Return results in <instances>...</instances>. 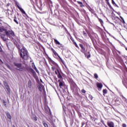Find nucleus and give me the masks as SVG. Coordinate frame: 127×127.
I'll list each match as a JSON object with an SVG mask.
<instances>
[{
  "label": "nucleus",
  "instance_id": "1",
  "mask_svg": "<svg viewBox=\"0 0 127 127\" xmlns=\"http://www.w3.org/2000/svg\"><path fill=\"white\" fill-rule=\"evenodd\" d=\"M70 90L72 91L73 95H75V96H79V87H78L76 83L73 81L70 82Z\"/></svg>",
  "mask_w": 127,
  "mask_h": 127
},
{
  "label": "nucleus",
  "instance_id": "2",
  "mask_svg": "<svg viewBox=\"0 0 127 127\" xmlns=\"http://www.w3.org/2000/svg\"><path fill=\"white\" fill-rule=\"evenodd\" d=\"M20 56L23 60H28L29 56H28V51H27L26 48L23 47L21 49Z\"/></svg>",
  "mask_w": 127,
  "mask_h": 127
},
{
  "label": "nucleus",
  "instance_id": "3",
  "mask_svg": "<svg viewBox=\"0 0 127 127\" xmlns=\"http://www.w3.org/2000/svg\"><path fill=\"white\" fill-rule=\"evenodd\" d=\"M13 64L16 67V70L20 72H25V67L22 66V64L14 62Z\"/></svg>",
  "mask_w": 127,
  "mask_h": 127
},
{
  "label": "nucleus",
  "instance_id": "4",
  "mask_svg": "<svg viewBox=\"0 0 127 127\" xmlns=\"http://www.w3.org/2000/svg\"><path fill=\"white\" fill-rule=\"evenodd\" d=\"M48 61H49V63H50V65L52 66V70L53 71H55V70L58 69L59 65H58V64L57 63H55V62H54V61H53L52 59H51V58H49Z\"/></svg>",
  "mask_w": 127,
  "mask_h": 127
},
{
  "label": "nucleus",
  "instance_id": "5",
  "mask_svg": "<svg viewBox=\"0 0 127 127\" xmlns=\"http://www.w3.org/2000/svg\"><path fill=\"white\" fill-rule=\"evenodd\" d=\"M5 34L7 36V37H8L11 39V40H13V37L15 36V35L14 34V32L12 30H6L5 32Z\"/></svg>",
  "mask_w": 127,
  "mask_h": 127
},
{
  "label": "nucleus",
  "instance_id": "6",
  "mask_svg": "<svg viewBox=\"0 0 127 127\" xmlns=\"http://www.w3.org/2000/svg\"><path fill=\"white\" fill-rule=\"evenodd\" d=\"M51 51H52L53 53L54 54L55 56H58V57H59V59L61 60V62L64 65V67L65 68H67V66L66 65V64H65V63L64 62V61H63L62 58H61V57H60V55H58V53H57V52H56V51H55V50H54V49H53V48H51Z\"/></svg>",
  "mask_w": 127,
  "mask_h": 127
},
{
  "label": "nucleus",
  "instance_id": "7",
  "mask_svg": "<svg viewBox=\"0 0 127 127\" xmlns=\"http://www.w3.org/2000/svg\"><path fill=\"white\" fill-rule=\"evenodd\" d=\"M3 84L6 89V92L9 96L10 95V88L9 87V85L7 84L6 81H3Z\"/></svg>",
  "mask_w": 127,
  "mask_h": 127
},
{
  "label": "nucleus",
  "instance_id": "8",
  "mask_svg": "<svg viewBox=\"0 0 127 127\" xmlns=\"http://www.w3.org/2000/svg\"><path fill=\"white\" fill-rule=\"evenodd\" d=\"M79 46L81 48L80 52L83 54H85V53L87 52V49H86V46L82 44H79Z\"/></svg>",
  "mask_w": 127,
  "mask_h": 127
},
{
  "label": "nucleus",
  "instance_id": "9",
  "mask_svg": "<svg viewBox=\"0 0 127 127\" xmlns=\"http://www.w3.org/2000/svg\"><path fill=\"white\" fill-rule=\"evenodd\" d=\"M54 43H55V44H56V45H60L59 46V48H60V49H62V48H63V47H64V46L60 43V42H59V41H58V40H57L56 39H54Z\"/></svg>",
  "mask_w": 127,
  "mask_h": 127
},
{
  "label": "nucleus",
  "instance_id": "10",
  "mask_svg": "<svg viewBox=\"0 0 127 127\" xmlns=\"http://www.w3.org/2000/svg\"><path fill=\"white\" fill-rule=\"evenodd\" d=\"M56 75H57V77L59 79H63L62 75H61V73H60V71L59 70L58 68H57L55 71Z\"/></svg>",
  "mask_w": 127,
  "mask_h": 127
},
{
  "label": "nucleus",
  "instance_id": "11",
  "mask_svg": "<svg viewBox=\"0 0 127 127\" xmlns=\"http://www.w3.org/2000/svg\"><path fill=\"white\" fill-rule=\"evenodd\" d=\"M15 4L17 6V7H18V9H19V10L21 12H22L23 14H26V13H25V11H24V10H23V9H22V8H21L19 6L18 3L16 2Z\"/></svg>",
  "mask_w": 127,
  "mask_h": 127
},
{
  "label": "nucleus",
  "instance_id": "12",
  "mask_svg": "<svg viewBox=\"0 0 127 127\" xmlns=\"http://www.w3.org/2000/svg\"><path fill=\"white\" fill-rule=\"evenodd\" d=\"M0 37L3 41H6L8 37L6 35V34H2L0 35Z\"/></svg>",
  "mask_w": 127,
  "mask_h": 127
},
{
  "label": "nucleus",
  "instance_id": "13",
  "mask_svg": "<svg viewBox=\"0 0 127 127\" xmlns=\"http://www.w3.org/2000/svg\"><path fill=\"white\" fill-rule=\"evenodd\" d=\"M120 18L119 17H117V18L120 20L123 23V24H125L126 23V21H125V19L122 16H120Z\"/></svg>",
  "mask_w": 127,
  "mask_h": 127
},
{
  "label": "nucleus",
  "instance_id": "14",
  "mask_svg": "<svg viewBox=\"0 0 127 127\" xmlns=\"http://www.w3.org/2000/svg\"><path fill=\"white\" fill-rule=\"evenodd\" d=\"M84 54L87 59H89V58L91 57V54L90 53V52H88L87 53L86 52Z\"/></svg>",
  "mask_w": 127,
  "mask_h": 127
},
{
  "label": "nucleus",
  "instance_id": "15",
  "mask_svg": "<svg viewBox=\"0 0 127 127\" xmlns=\"http://www.w3.org/2000/svg\"><path fill=\"white\" fill-rule=\"evenodd\" d=\"M105 0L106 1L107 4L108 5L110 9H114V8H113V7H112V5H111V4L110 3V2H109L110 0Z\"/></svg>",
  "mask_w": 127,
  "mask_h": 127
},
{
  "label": "nucleus",
  "instance_id": "16",
  "mask_svg": "<svg viewBox=\"0 0 127 127\" xmlns=\"http://www.w3.org/2000/svg\"><path fill=\"white\" fill-rule=\"evenodd\" d=\"M44 88V86H43L42 84H40L38 86L39 91H40L41 92H42Z\"/></svg>",
  "mask_w": 127,
  "mask_h": 127
},
{
  "label": "nucleus",
  "instance_id": "17",
  "mask_svg": "<svg viewBox=\"0 0 127 127\" xmlns=\"http://www.w3.org/2000/svg\"><path fill=\"white\" fill-rule=\"evenodd\" d=\"M31 119V120L34 121L35 122H37V117H36V115L32 116Z\"/></svg>",
  "mask_w": 127,
  "mask_h": 127
},
{
  "label": "nucleus",
  "instance_id": "18",
  "mask_svg": "<svg viewBox=\"0 0 127 127\" xmlns=\"http://www.w3.org/2000/svg\"><path fill=\"white\" fill-rule=\"evenodd\" d=\"M97 87L98 88V89H101V88H103V84L100 82H98L96 84Z\"/></svg>",
  "mask_w": 127,
  "mask_h": 127
},
{
  "label": "nucleus",
  "instance_id": "19",
  "mask_svg": "<svg viewBox=\"0 0 127 127\" xmlns=\"http://www.w3.org/2000/svg\"><path fill=\"white\" fill-rule=\"evenodd\" d=\"M120 96L122 98V99L123 101H124V102L127 103V99L125 96H124L123 94H121Z\"/></svg>",
  "mask_w": 127,
  "mask_h": 127
},
{
  "label": "nucleus",
  "instance_id": "20",
  "mask_svg": "<svg viewBox=\"0 0 127 127\" xmlns=\"http://www.w3.org/2000/svg\"><path fill=\"white\" fill-rule=\"evenodd\" d=\"M3 31H4L5 33L6 29H4L3 27H0V32H3Z\"/></svg>",
  "mask_w": 127,
  "mask_h": 127
},
{
  "label": "nucleus",
  "instance_id": "21",
  "mask_svg": "<svg viewBox=\"0 0 127 127\" xmlns=\"http://www.w3.org/2000/svg\"><path fill=\"white\" fill-rule=\"evenodd\" d=\"M32 86V82H31V80H29V81L28 82V88H31Z\"/></svg>",
  "mask_w": 127,
  "mask_h": 127
},
{
  "label": "nucleus",
  "instance_id": "22",
  "mask_svg": "<svg viewBox=\"0 0 127 127\" xmlns=\"http://www.w3.org/2000/svg\"><path fill=\"white\" fill-rule=\"evenodd\" d=\"M6 115L7 119H9V120H11V116H10V114H9V113H7Z\"/></svg>",
  "mask_w": 127,
  "mask_h": 127
},
{
  "label": "nucleus",
  "instance_id": "23",
  "mask_svg": "<svg viewBox=\"0 0 127 127\" xmlns=\"http://www.w3.org/2000/svg\"><path fill=\"white\" fill-rule=\"evenodd\" d=\"M16 19H17V18L16 17V16L15 15L14 17L13 20H14V22H15V23H16V24H19L18 21H17V20H16Z\"/></svg>",
  "mask_w": 127,
  "mask_h": 127
},
{
  "label": "nucleus",
  "instance_id": "24",
  "mask_svg": "<svg viewBox=\"0 0 127 127\" xmlns=\"http://www.w3.org/2000/svg\"><path fill=\"white\" fill-rule=\"evenodd\" d=\"M77 3H78V4H80V7H83V6H84V5L83 4V2H82L81 1H77Z\"/></svg>",
  "mask_w": 127,
  "mask_h": 127
},
{
  "label": "nucleus",
  "instance_id": "25",
  "mask_svg": "<svg viewBox=\"0 0 127 127\" xmlns=\"http://www.w3.org/2000/svg\"><path fill=\"white\" fill-rule=\"evenodd\" d=\"M60 88H62V87H64V83L62 81H60L59 83Z\"/></svg>",
  "mask_w": 127,
  "mask_h": 127
},
{
  "label": "nucleus",
  "instance_id": "26",
  "mask_svg": "<svg viewBox=\"0 0 127 127\" xmlns=\"http://www.w3.org/2000/svg\"><path fill=\"white\" fill-rule=\"evenodd\" d=\"M29 71L31 73H32V74H35V71H34V70L31 68H29Z\"/></svg>",
  "mask_w": 127,
  "mask_h": 127
},
{
  "label": "nucleus",
  "instance_id": "27",
  "mask_svg": "<svg viewBox=\"0 0 127 127\" xmlns=\"http://www.w3.org/2000/svg\"><path fill=\"white\" fill-rule=\"evenodd\" d=\"M112 0V4H113V5H114V6H117L118 7V4H117V3H116V2H115V1L114 0Z\"/></svg>",
  "mask_w": 127,
  "mask_h": 127
},
{
  "label": "nucleus",
  "instance_id": "28",
  "mask_svg": "<svg viewBox=\"0 0 127 127\" xmlns=\"http://www.w3.org/2000/svg\"><path fill=\"white\" fill-rule=\"evenodd\" d=\"M98 20L100 22V23L102 25H103V24H104V21H103V20H102V19L98 18Z\"/></svg>",
  "mask_w": 127,
  "mask_h": 127
},
{
  "label": "nucleus",
  "instance_id": "29",
  "mask_svg": "<svg viewBox=\"0 0 127 127\" xmlns=\"http://www.w3.org/2000/svg\"><path fill=\"white\" fill-rule=\"evenodd\" d=\"M103 95H104L105 94H107V93H108V90H107L106 89H103Z\"/></svg>",
  "mask_w": 127,
  "mask_h": 127
},
{
  "label": "nucleus",
  "instance_id": "30",
  "mask_svg": "<svg viewBox=\"0 0 127 127\" xmlns=\"http://www.w3.org/2000/svg\"><path fill=\"white\" fill-rule=\"evenodd\" d=\"M73 43L74 45H75V47L76 48H78V49H79V46H78V45L77 44L76 42H73Z\"/></svg>",
  "mask_w": 127,
  "mask_h": 127
},
{
  "label": "nucleus",
  "instance_id": "31",
  "mask_svg": "<svg viewBox=\"0 0 127 127\" xmlns=\"http://www.w3.org/2000/svg\"><path fill=\"white\" fill-rule=\"evenodd\" d=\"M73 43L74 45H75V47L76 48H78V49H79V46H78V45L77 44L76 42H73Z\"/></svg>",
  "mask_w": 127,
  "mask_h": 127
},
{
  "label": "nucleus",
  "instance_id": "32",
  "mask_svg": "<svg viewBox=\"0 0 127 127\" xmlns=\"http://www.w3.org/2000/svg\"><path fill=\"white\" fill-rule=\"evenodd\" d=\"M94 76L95 79H98L99 78V76H98V74L97 73H94Z\"/></svg>",
  "mask_w": 127,
  "mask_h": 127
},
{
  "label": "nucleus",
  "instance_id": "33",
  "mask_svg": "<svg viewBox=\"0 0 127 127\" xmlns=\"http://www.w3.org/2000/svg\"><path fill=\"white\" fill-rule=\"evenodd\" d=\"M83 32L84 36H85V37H87V33L84 31Z\"/></svg>",
  "mask_w": 127,
  "mask_h": 127
},
{
  "label": "nucleus",
  "instance_id": "34",
  "mask_svg": "<svg viewBox=\"0 0 127 127\" xmlns=\"http://www.w3.org/2000/svg\"><path fill=\"white\" fill-rule=\"evenodd\" d=\"M70 40H71V41H72V42H75V40H74V39L73 38V37H72V36L70 37Z\"/></svg>",
  "mask_w": 127,
  "mask_h": 127
},
{
  "label": "nucleus",
  "instance_id": "35",
  "mask_svg": "<svg viewBox=\"0 0 127 127\" xmlns=\"http://www.w3.org/2000/svg\"><path fill=\"white\" fill-rule=\"evenodd\" d=\"M3 104L4 106H6V102L5 100H3Z\"/></svg>",
  "mask_w": 127,
  "mask_h": 127
},
{
  "label": "nucleus",
  "instance_id": "36",
  "mask_svg": "<svg viewBox=\"0 0 127 127\" xmlns=\"http://www.w3.org/2000/svg\"><path fill=\"white\" fill-rule=\"evenodd\" d=\"M81 92H82V93H83V94L86 93V90H85L84 89H82V90H81Z\"/></svg>",
  "mask_w": 127,
  "mask_h": 127
},
{
  "label": "nucleus",
  "instance_id": "37",
  "mask_svg": "<svg viewBox=\"0 0 127 127\" xmlns=\"http://www.w3.org/2000/svg\"><path fill=\"white\" fill-rule=\"evenodd\" d=\"M11 43H6V46H7L8 48L9 47V45H11Z\"/></svg>",
  "mask_w": 127,
  "mask_h": 127
},
{
  "label": "nucleus",
  "instance_id": "38",
  "mask_svg": "<svg viewBox=\"0 0 127 127\" xmlns=\"http://www.w3.org/2000/svg\"><path fill=\"white\" fill-rule=\"evenodd\" d=\"M122 127H127V124H123L122 125Z\"/></svg>",
  "mask_w": 127,
  "mask_h": 127
},
{
  "label": "nucleus",
  "instance_id": "39",
  "mask_svg": "<svg viewBox=\"0 0 127 127\" xmlns=\"http://www.w3.org/2000/svg\"><path fill=\"white\" fill-rule=\"evenodd\" d=\"M0 64H3V62L0 59Z\"/></svg>",
  "mask_w": 127,
  "mask_h": 127
},
{
  "label": "nucleus",
  "instance_id": "40",
  "mask_svg": "<svg viewBox=\"0 0 127 127\" xmlns=\"http://www.w3.org/2000/svg\"><path fill=\"white\" fill-rule=\"evenodd\" d=\"M9 5H10V3H8L6 4V7H8V6H9Z\"/></svg>",
  "mask_w": 127,
  "mask_h": 127
},
{
  "label": "nucleus",
  "instance_id": "41",
  "mask_svg": "<svg viewBox=\"0 0 127 127\" xmlns=\"http://www.w3.org/2000/svg\"><path fill=\"white\" fill-rule=\"evenodd\" d=\"M85 122H82V123H81V126H82V127H83V126H84V125H85Z\"/></svg>",
  "mask_w": 127,
  "mask_h": 127
},
{
  "label": "nucleus",
  "instance_id": "42",
  "mask_svg": "<svg viewBox=\"0 0 127 127\" xmlns=\"http://www.w3.org/2000/svg\"><path fill=\"white\" fill-rule=\"evenodd\" d=\"M0 52H2V49H1V47L0 46Z\"/></svg>",
  "mask_w": 127,
  "mask_h": 127
},
{
  "label": "nucleus",
  "instance_id": "43",
  "mask_svg": "<svg viewBox=\"0 0 127 127\" xmlns=\"http://www.w3.org/2000/svg\"><path fill=\"white\" fill-rule=\"evenodd\" d=\"M7 67L8 69H10V66L9 65H7Z\"/></svg>",
  "mask_w": 127,
  "mask_h": 127
},
{
  "label": "nucleus",
  "instance_id": "44",
  "mask_svg": "<svg viewBox=\"0 0 127 127\" xmlns=\"http://www.w3.org/2000/svg\"><path fill=\"white\" fill-rule=\"evenodd\" d=\"M36 72H37V73H39V71L38 70V69H36L35 70Z\"/></svg>",
  "mask_w": 127,
  "mask_h": 127
},
{
  "label": "nucleus",
  "instance_id": "45",
  "mask_svg": "<svg viewBox=\"0 0 127 127\" xmlns=\"http://www.w3.org/2000/svg\"><path fill=\"white\" fill-rule=\"evenodd\" d=\"M34 70H37V68H36V66H35V65H34Z\"/></svg>",
  "mask_w": 127,
  "mask_h": 127
},
{
  "label": "nucleus",
  "instance_id": "46",
  "mask_svg": "<svg viewBox=\"0 0 127 127\" xmlns=\"http://www.w3.org/2000/svg\"><path fill=\"white\" fill-rule=\"evenodd\" d=\"M36 3H38V0H35Z\"/></svg>",
  "mask_w": 127,
  "mask_h": 127
},
{
  "label": "nucleus",
  "instance_id": "47",
  "mask_svg": "<svg viewBox=\"0 0 127 127\" xmlns=\"http://www.w3.org/2000/svg\"><path fill=\"white\" fill-rule=\"evenodd\" d=\"M90 99H91V100H93V96H90Z\"/></svg>",
  "mask_w": 127,
  "mask_h": 127
},
{
  "label": "nucleus",
  "instance_id": "48",
  "mask_svg": "<svg viewBox=\"0 0 127 127\" xmlns=\"http://www.w3.org/2000/svg\"><path fill=\"white\" fill-rule=\"evenodd\" d=\"M89 37H90V38H91L92 41L93 42V38H92V37H91V36H89Z\"/></svg>",
  "mask_w": 127,
  "mask_h": 127
},
{
  "label": "nucleus",
  "instance_id": "49",
  "mask_svg": "<svg viewBox=\"0 0 127 127\" xmlns=\"http://www.w3.org/2000/svg\"><path fill=\"white\" fill-rule=\"evenodd\" d=\"M74 36H75L76 39H77L78 38L77 37V36L76 35H74Z\"/></svg>",
  "mask_w": 127,
  "mask_h": 127
},
{
  "label": "nucleus",
  "instance_id": "50",
  "mask_svg": "<svg viewBox=\"0 0 127 127\" xmlns=\"http://www.w3.org/2000/svg\"><path fill=\"white\" fill-rule=\"evenodd\" d=\"M58 82L59 83H60V82H61V80H60V79H59Z\"/></svg>",
  "mask_w": 127,
  "mask_h": 127
},
{
  "label": "nucleus",
  "instance_id": "51",
  "mask_svg": "<svg viewBox=\"0 0 127 127\" xmlns=\"http://www.w3.org/2000/svg\"><path fill=\"white\" fill-rule=\"evenodd\" d=\"M119 15H121V13H118Z\"/></svg>",
  "mask_w": 127,
  "mask_h": 127
},
{
  "label": "nucleus",
  "instance_id": "52",
  "mask_svg": "<svg viewBox=\"0 0 127 127\" xmlns=\"http://www.w3.org/2000/svg\"><path fill=\"white\" fill-rule=\"evenodd\" d=\"M0 18H3V17H0Z\"/></svg>",
  "mask_w": 127,
  "mask_h": 127
},
{
  "label": "nucleus",
  "instance_id": "53",
  "mask_svg": "<svg viewBox=\"0 0 127 127\" xmlns=\"http://www.w3.org/2000/svg\"><path fill=\"white\" fill-rule=\"evenodd\" d=\"M18 49L19 50H20V49L19 48H18Z\"/></svg>",
  "mask_w": 127,
  "mask_h": 127
},
{
  "label": "nucleus",
  "instance_id": "54",
  "mask_svg": "<svg viewBox=\"0 0 127 127\" xmlns=\"http://www.w3.org/2000/svg\"><path fill=\"white\" fill-rule=\"evenodd\" d=\"M31 1H32V0H30Z\"/></svg>",
  "mask_w": 127,
  "mask_h": 127
}]
</instances>
